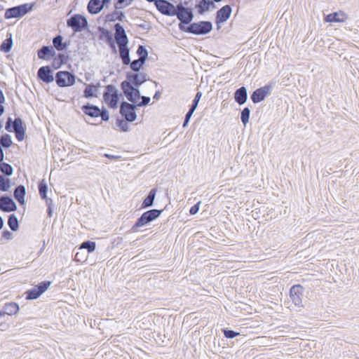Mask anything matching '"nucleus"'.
<instances>
[{
	"mask_svg": "<svg viewBox=\"0 0 359 359\" xmlns=\"http://www.w3.org/2000/svg\"><path fill=\"white\" fill-rule=\"evenodd\" d=\"M161 211L156 209L151 210L144 212L142 216L137 219L135 224L133 226L132 230L134 232L137 231V229L147 224L148 223L154 221L159 217Z\"/></svg>",
	"mask_w": 359,
	"mask_h": 359,
	"instance_id": "1",
	"label": "nucleus"
},
{
	"mask_svg": "<svg viewBox=\"0 0 359 359\" xmlns=\"http://www.w3.org/2000/svg\"><path fill=\"white\" fill-rule=\"evenodd\" d=\"M121 86L126 98L137 105V102L140 100V93L138 87H135L125 81H123Z\"/></svg>",
	"mask_w": 359,
	"mask_h": 359,
	"instance_id": "2",
	"label": "nucleus"
},
{
	"mask_svg": "<svg viewBox=\"0 0 359 359\" xmlns=\"http://www.w3.org/2000/svg\"><path fill=\"white\" fill-rule=\"evenodd\" d=\"M104 102L111 108L116 109L118 104V90L112 85L107 86V91L103 95Z\"/></svg>",
	"mask_w": 359,
	"mask_h": 359,
	"instance_id": "3",
	"label": "nucleus"
},
{
	"mask_svg": "<svg viewBox=\"0 0 359 359\" xmlns=\"http://www.w3.org/2000/svg\"><path fill=\"white\" fill-rule=\"evenodd\" d=\"M212 29V25L210 22L201 21L191 24L187 29V32L198 34L203 35L209 33Z\"/></svg>",
	"mask_w": 359,
	"mask_h": 359,
	"instance_id": "4",
	"label": "nucleus"
},
{
	"mask_svg": "<svg viewBox=\"0 0 359 359\" xmlns=\"http://www.w3.org/2000/svg\"><path fill=\"white\" fill-rule=\"evenodd\" d=\"M50 281L41 282L39 285L34 286L33 288L26 292V299L29 300L38 299L43 293H44L50 286Z\"/></svg>",
	"mask_w": 359,
	"mask_h": 359,
	"instance_id": "5",
	"label": "nucleus"
},
{
	"mask_svg": "<svg viewBox=\"0 0 359 359\" xmlns=\"http://www.w3.org/2000/svg\"><path fill=\"white\" fill-rule=\"evenodd\" d=\"M148 79L149 76L144 72H128L126 74V79L124 81L128 82V83L133 85L135 87H139Z\"/></svg>",
	"mask_w": 359,
	"mask_h": 359,
	"instance_id": "6",
	"label": "nucleus"
},
{
	"mask_svg": "<svg viewBox=\"0 0 359 359\" xmlns=\"http://www.w3.org/2000/svg\"><path fill=\"white\" fill-rule=\"evenodd\" d=\"M67 23L74 32H78L87 26V20L81 15H74L67 20Z\"/></svg>",
	"mask_w": 359,
	"mask_h": 359,
	"instance_id": "7",
	"label": "nucleus"
},
{
	"mask_svg": "<svg viewBox=\"0 0 359 359\" xmlns=\"http://www.w3.org/2000/svg\"><path fill=\"white\" fill-rule=\"evenodd\" d=\"M55 79L60 87L70 86L75 82V76L68 72H58L56 74Z\"/></svg>",
	"mask_w": 359,
	"mask_h": 359,
	"instance_id": "8",
	"label": "nucleus"
},
{
	"mask_svg": "<svg viewBox=\"0 0 359 359\" xmlns=\"http://www.w3.org/2000/svg\"><path fill=\"white\" fill-rule=\"evenodd\" d=\"M175 11V15L182 23L189 24L193 20L194 15L191 10L185 8L182 4H178Z\"/></svg>",
	"mask_w": 359,
	"mask_h": 359,
	"instance_id": "9",
	"label": "nucleus"
},
{
	"mask_svg": "<svg viewBox=\"0 0 359 359\" xmlns=\"http://www.w3.org/2000/svg\"><path fill=\"white\" fill-rule=\"evenodd\" d=\"M156 6L163 15L175 16L176 14V6L166 0H158L156 1Z\"/></svg>",
	"mask_w": 359,
	"mask_h": 359,
	"instance_id": "10",
	"label": "nucleus"
},
{
	"mask_svg": "<svg viewBox=\"0 0 359 359\" xmlns=\"http://www.w3.org/2000/svg\"><path fill=\"white\" fill-rule=\"evenodd\" d=\"M135 107L136 106L134 104L123 102L121 105L120 112L125 116L128 121L132 122L134 121L137 117L135 111Z\"/></svg>",
	"mask_w": 359,
	"mask_h": 359,
	"instance_id": "11",
	"label": "nucleus"
},
{
	"mask_svg": "<svg viewBox=\"0 0 359 359\" xmlns=\"http://www.w3.org/2000/svg\"><path fill=\"white\" fill-rule=\"evenodd\" d=\"M271 93V87L265 86L258 88L253 92L251 95L252 101L254 103H258L264 100V98Z\"/></svg>",
	"mask_w": 359,
	"mask_h": 359,
	"instance_id": "12",
	"label": "nucleus"
},
{
	"mask_svg": "<svg viewBox=\"0 0 359 359\" xmlns=\"http://www.w3.org/2000/svg\"><path fill=\"white\" fill-rule=\"evenodd\" d=\"M17 208L15 203L13 200L7 196H2L0 197V210L10 212L15 211Z\"/></svg>",
	"mask_w": 359,
	"mask_h": 359,
	"instance_id": "13",
	"label": "nucleus"
},
{
	"mask_svg": "<svg viewBox=\"0 0 359 359\" xmlns=\"http://www.w3.org/2000/svg\"><path fill=\"white\" fill-rule=\"evenodd\" d=\"M303 288L300 285H294L290 291V297L294 304L297 306H302Z\"/></svg>",
	"mask_w": 359,
	"mask_h": 359,
	"instance_id": "14",
	"label": "nucleus"
},
{
	"mask_svg": "<svg viewBox=\"0 0 359 359\" xmlns=\"http://www.w3.org/2000/svg\"><path fill=\"white\" fill-rule=\"evenodd\" d=\"M115 39L118 46L128 45V41L124 28L118 23L115 26Z\"/></svg>",
	"mask_w": 359,
	"mask_h": 359,
	"instance_id": "15",
	"label": "nucleus"
},
{
	"mask_svg": "<svg viewBox=\"0 0 359 359\" xmlns=\"http://www.w3.org/2000/svg\"><path fill=\"white\" fill-rule=\"evenodd\" d=\"M38 77L45 83H50L54 81L53 71L48 66H44L38 70Z\"/></svg>",
	"mask_w": 359,
	"mask_h": 359,
	"instance_id": "16",
	"label": "nucleus"
},
{
	"mask_svg": "<svg viewBox=\"0 0 359 359\" xmlns=\"http://www.w3.org/2000/svg\"><path fill=\"white\" fill-rule=\"evenodd\" d=\"M348 19V15L343 11L330 13L325 18L326 22H344Z\"/></svg>",
	"mask_w": 359,
	"mask_h": 359,
	"instance_id": "17",
	"label": "nucleus"
},
{
	"mask_svg": "<svg viewBox=\"0 0 359 359\" xmlns=\"http://www.w3.org/2000/svg\"><path fill=\"white\" fill-rule=\"evenodd\" d=\"M231 13V8L230 6H223L217 13V23L226 22L229 18Z\"/></svg>",
	"mask_w": 359,
	"mask_h": 359,
	"instance_id": "18",
	"label": "nucleus"
},
{
	"mask_svg": "<svg viewBox=\"0 0 359 359\" xmlns=\"http://www.w3.org/2000/svg\"><path fill=\"white\" fill-rule=\"evenodd\" d=\"M104 6V0H90L88 5V10L92 14H97Z\"/></svg>",
	"mask_w": 359,
	"mask_h": 359,
	"instance_id": "19",
	"label": "nucleus"
},
{
	"mask_svg": "<svg viewBox=\"0 0 359 359\" xmlns=\"http://www.w3.org/2000/svg\"><path fill=\"white\" fill-rule=\"evenodd\" d=\"M22 14V5H19L6 11L5 18L10 19L20 17Z\"/></svg>",
	"mask_w": 359,
	"mask_h": 359,
	"instance_id": "20",
	"label": "nucleus"
},
{
	"mask_svg": "<svg viewBox=\"0 0 359 359\" xmlns=\"http://www.w3.org/2000/svg\"><path fill=\"white\" fill-rule=\"evenodd\" d=\"M235 100L239 104H243L247 100V89L245 87L238 88L234 94Z\"/></svg>",
	"mask_w": 359,
	"mask_h": 359,
	"instance_id": "21",
	"label": "nucleus"
},
{
	"mask_svg": "<svg viewBox=\"0 0 359 359\" xmlns=\"http://www.w3.org/2000/svg\"><path fill=\"white\" fill-rule=\"evenodd\" d=\"M119 55L124 65H129L130 63L129 50L127 45L118 46Z\"/></svg>",
	"mask_w": 359,
	"mask_h": 359,
	"instance_id": "22",
	"label": "nucleus"
},
{
	"mask_svg": "<svg viewBox=\"0 0 359 359\" xmlns=\"http://www.w3.org/2000/svg\"><path fill=\"white\" fill-rule=\"evenodd\" d=\"M19 310V306L13 302L6 304L2 312H0V316L4 314H7L8 316H11L15 314Z\"/></svg>",
	"mask_w": 359,
	"mask_h": 359,
	"instance_id": "23",
	"label": "nucleus"
},
{
	"mask_svg": "<svg viewBox=\"0 0 359 359\" xmlns=\"http://www.w3.org/2000/svg\"><path fill=\"white\" fill-rule=\"evenodd\" d=\"M13 128L15 130L16 138L19 141H22V121L21 118H18L15 119Z\"/></svg>",
	"mask_w": 359,
	"mask_h": 359,
	"instance_id": "24",
	"label": "nucleus"
},
{
	"mask_svg": "<svg viewBox=\"0 0 359 359\" xmlns=\"http://www.w3.org/2000/svg\"><path fill=\"white\" fill-rule=\"evenodd\" d=\"M53 48L50 46H43L38 51V56L41 59L48 60L53 56Z\"/></svg>",
	"mask_w": 359,
	"mask_h": 359,
	"instance_id": "25",
	"label": "nucleus"
},
{
	"mask_svg": "<svg viewBox=\"0 0 359 359\" xmlns=\"http://www.w3.org/2000/svg\"><path fill=\"white\" fill-rule=\"evenodd\" d=\"M82 109L86 114L91 117H99L100 115V109L98 107L93 105L83 106Z\"/></svg>",
	"mask_w": 359,
	"mask_h": 359,
	"instance_id": "26",
	"label": "nucleus"
},
{
	"mask_svg": "<svg viewBox=\"0 0 359 359\" xmlns=\"http://www.w3.org/2000/svg\"><path fill=\"white\" fill-rule=\"evenodd\" d=\"M210 6L215 7L214 3L210 0H201L198 5V11L199 13H203L208 11Z\"/></svg>",
	"mask_w": 359,
	"mask_h": 359,
	"instance_id": "27",
	"label": "nucleus"
},
{
	"mask_svg": "<svg viewBox=\"0 0 359 359\" xmlns=\"http://www.w3.org/2000/svg\"><path fill=\"white\" fill-rule=\"evenodd\" d=\"M156 190L151 189L148 195V196L144 200L142 203V208H146L151 206L154 203L155 197H156Z\"/></svg>",
	"mask_w": 359,
	"mask_h": 359,
	"instance_id": "28",
	"label": "nucleus"
},
{
	"mask_svg": "<svg viewBox=\"0 0 359 359\" xmlns=\"http://www.w3.org/2000/svg\"><path fill=\"white\" fill-rule=\"evenodd\" d=\"M97 86L94 85H88L84 90L83 96L86 98L95 96Z\"/></svg>",
	"mask_w": 359,
	"mask_h": 359,
	"instance_id": "29",
	"label": "nucleus"
},
{
	"mask_svg": "<svg viewBox=\"0 0 359 359\" xmlns=\"http://www.w3.org/2000/svg\"><path fill=\"white\" fill-rule=\"evenodd\" d=\"M11 187L10 180L5 177L0 175V190L7 191Z\"/></svg>",
	"mask_w": 359,
	"mask_h": 359,
	"instance_id": "30",
	"label": "nucleus"
},
{
	"mask_svg": "<svg viewBox=\"0 0 359 359\" xmlns=\"http://www.w3.org/2000/svg\"><path fill=\"white\" fill-rule=\"evenodd\" d=\"M8 224L12 231H15L18 228V220L14 215H11L8 217Z\"/></svg>",
	"mask_w": 359,
	"mask_h": 359,
	"instance_id": "31",
	"label": "nucleus"
},
{
	"mask_svg": "<svg viewBox=\"0 0 359 359\" xmlns=\"http://www.w3.org/2000/svg\"><path fill=\"white\" fill-rule=\"evenodd\" d=\"M0 170L5 174L6 175L10 176L13 173V168L12 166L6 163H0Z\"/></svg>",
	"mask_w": 359,
	"mask_h": 359,
	"instance_id": "32",
	"label": "nucleus"
},
{
	"mask_svg": "<svg viewBox=\"0 0 359 359\" xmlns=\"http://www.w3.org/2000/svg\"><path fill=\"white\" fill-rule=\"evenodd\" d=\"M95 243L91 241H86L81 245L79 249H87L88 252L91 253L95 251Z\"/></svg>",
	"mask_w": 359,
	"mask_h": 359,
	"instance_id": "33",
	"label": "nucleus"
},
{
	"mask_svg": "<svg viewBox=\"0 0 359 359\" xmlns=\"http://www.w3.org/2000/svg\"><path fill=\"white\" fill-rule=\"evenodd\" d=\"M133 0H117L116 3L114 4L116 10L123 9L131 4Z\"/></svg>",
	"mask_w": 359,
	"mask_h": 359,
	"instance_id": "34",
	"label": "nucleus"
},
{
	"mask_svg": "<svg viewBox=\"0 0 359 359\" xmlns=\"http://www.w3.org/2000/svg\"><path fill=\"white\" fill-rule=\"evenodd\" d=\"M11 137L9 135L5 134L1 137L0 144L2 147L8 148L11 145Z\"/></svg>",
	"mask_w": 359,
	"mask_h": 359,
	"instance_id": "35",
	"label": "nucleus"
},
{
	"mask_svg": "<svg viewBox=\"0 0 359 359\" xmlns=\"http://www.w3.org/2000/svg\"><path fill=\"white\" fill-rule=\"evenodd\" d=\"M54 47L57 50H62L65 48V45L62 43V37L61 36H57L53 39V41Z\"/></svg>",
	"mask_w": 359,
	"mask_h": 359,
	"instance_id": "36",
	"label": "nucleus"
},
{
	"mask_svg": "<svg viewBox=\"0 0 359 359\" xmlns=\"http://www.w3.org/2000/svg\"><path fill=\"white\" fill-rule=\"evenodd\" d=\"M144 61L138 59L135 60L133 62H130V68L133 69V72H140V69L144 65Z\"/></svg>",
	"mask_w": 359,
	"mask_h": 359,
	"instance_id": "37",
	"label": "nucleus"
},
{
	"mask_svg": "<svg viewBox=\"0 0 359 359\" xmlns=\"http://www.w3.org/2000/svg\"><path fill=\"white\" fill-rule=\"evenodd\" d=\"M250 113V110L248 107L244 108L241 112V118L244 126H246V124L249 122Z\"/></svg>",
	"mask_w": 359,
	"mask_h": 359,
	"instance_id": "38",
	"label": "nucleus"
},
{
	"mask_svg": "<svg viewBox=\"0 0 359 359\" xmlns=\"http://www.w3.org/2000/svg\"><path fill=\"white\" fill-rule=\"evenodd\" d=\"M14 197L20 204H22V185L16 187L14 191Z\"/></svg>",
	"mask_w": 359,
	"mask_h": 359,
	"instance_id": "39",
	"label": "nucleus"
},
{
	"mask_svg": "<svg viewBox=\"0 0 359 359\" xmlns=\"http://www.w3.org/2000/svg\"><path fill=\"white\" fill-rule=\"evenodd\" d=\"M11 46H12V39H7L1 43V46H0V50L5 53H8L11 50Z\"/></svg>",
	"mask_w": 359,
	"mask_h": 359,
	"instance_id": "40",
	"label": "nucleus"
},
{
	"mask_svg": "<svg viewBox=\"0 0 359 359\" xmlns=\"http://www.w3.org/2000/svg\"><path fill=\"white\" fill-rule=\"evenodd\" d=\"M124 18H125L124 14L122 12H118V11H115L111 15L107 16L108 20L110 21H114L116 20L122 21Z\"/></svg>",
	"mask_w": 359,
	"mask_h": 359,
	"instance_id": "41",
	"label": "nucleus"
},
{
	"mask_svg": "<svg viewBox=\"0 0 359 359\" xmlns=\"http://www.w3.org/2000/svg\"><path fill=\"white\" fill-rule=\"evenodd\" d=\"M137 53L140 57L139 59L145 62L148 55V52L146 48L142 46H140L137 48Z\"/></svg>",
	"mask_w": 359,
	"mask_h": 359,
	"instance_id": "42",
	"label": "nucleus"
},
{
	"mask_svg": "<svg viewBox=\"0 0 359 359\" xmlns=\"http://www.w3.org/2000/svg\"><path fill=\"white\" fill-rule=\"evenodd\" d=\"M39 194L42 198H46V193H47V186L46 184L41 182L39 184Z\"/></svg>",
	"mask_w": 359,
	"mask_h": 359,
	"instance_id": "43",
	"label": "nucleus"
},
{
	"mask_svg": "<svg viewBox=\"0 0 359 359\" xmlns=\"http://www.w3.org/2000/svg\"><path fill=\"white\" fill-rule=\"evenodd\" d=\"M140 100H142V101H140V100L138 101L136 106H137V107L145 106V105L148 104L150 102L149 97H146V96L141 97L140 96Z\"/></svg>",
	"mask_w": 359,
	"mask_h": 359,
	"instance_id": "44",
	"label": "nucleus"
},
{
	"mask_svg": "<svg viewBox=\"0 0 359 359\" xmlns=\"http://www.w3.org/2000/svg\"><path fill=\"white\" fill-rule=\"evenodd\" d=\"M224 336L229 339H233L240 334L238 332H236L233 330H224Z\"/></svg>",
	"mask_w": 359,
	"mask_h": 359,
	"instance_id": "45",
	"label": "nucleus"
},
{
	"mask_svg": "<svg viewBox=\"0 0 359 359\" xmlns=\"http://www.w3.org/2000/svg\"><path fill=\"white\" fill-rule=\"evenodd\" d=\"M13 124L14 122L12 121L11 118H8L5 126L6 130L8 132L15 131V130L13 128Z\"/></svg>",
	"mask_w": 359,
	"mask_h": 359,
	"instance_id": "46",
	"label": "nucleus"
},
{
	"mask_svg": "<svg viewBox=\"0 0 359 359\" xmlns=\"http://www.w3.org/2000/svg\"><path fill=\"white\" fill-rule=\"evenodd\" d=\"M201 204V201H198L196 205L192 206L189 210V213L191 215H195L198 212L200 208V205Z\"/></svg>",
	"mask_w": 359,
	"mask_h": 359,
	"instance_id": "47",
	"label": "nucleus"
},
{
	"mask_svg": "<svg viewBox=\"0 0 359 359\" xmlns=\"http://www.w3.org/2000/svg\"><path fill=\"white\" fill-rule=\"evenodd\" d=\"M53 201L51 199H46V204L48 205V214L49 217L52 216V205Z\"/></svg>",
	"mask_w": 359,
	"mask_h": 359,
	"instance_id": "48",
	"label": "nucleus"
},
{
	"mask_svg": "<svg viewBox=\"0 0 359 359\" xmlns=\"http://www.w3.org/2000/svg\"><path fill=\"white\" fill-rule=\"evenodd\" d=\"M100 116H101L102 119L104 121H108L109 118V114L106 111H100Z\"/></svg>",
	"mask_w": 359,
	"mask_h": 359,
	"instance_id": "49",
	"label": "nucleus"
},
{
	"mask_svg": "<svg viewBox=\"0 0 359 359\" xmlns=\"http://www.w3.org/2000/svg\"><path fill=\"white\" fill-rule=\"evenodd\" d=\"M202 93L198 92L194 97L193 103L198 104L200 99L201 98Z\"/></svg>",
	"mask_w": 359,
	"mask_h": 359,
	"instance_id": "50",
	"label": "nucleus"
},
{
	"mask_svg": "<svg viewBox=\"0 0 359 359\" xmlns=\"http://www.w3.org/2000/svg\"><path fill=\"white\" fill-rule=\"evenodd\" d=\"M33 5L29 4H24V14L32 10Z\"/></svg>",
	"mask_w": 359,
	"mask_h": 359,
	"instance_id": "51",
	"label": "nucleus"
},
{
	"mask_svg": "<svg viewBox=\"0 0 359 359\" xmlns=\"http://www.w3.org/2000/svg\"><path fill=\"white\" fill-rule=\"evenodd\" d=\"M13 233L8 231H5L3 232V236L7 239H11L12 238Z\"/></svg>",
	"mask_w": 359,
	"mask_h": 359,
	"instance_id": "52",
	"label": "nucleus"
},
{
	"mask_svg": "<svg viewBox=\"0 0 359 359\" xmlns=\"http://www.w3.org/2000/svg\"><path fill=\"white\" fill-rule=\"evenodd\" d=\"M192 114H193V112H191V111H189L187 112V114H186V116H185V119H186V120H188V121H190V119H191V118Z\"/></svg>",
	"mask_w": 359,
	"mask_h": 359,
	"instance_id": "53",
	"label": "nucleus"
},
{
	"mask_svg": "<svg viewBox=\"0 0 359 359\" xmlns=\"http://www.w3.org/2000/svg\"><path fill=\"white\" fill-rule=\"evenodd\" d=\"M4 158V151L1 148V146L0 145V163L3 161Z\"/></svg>",
	"mask_w": 359,
	"mask_h": 359,
	"instance_id": "54",
	"label": "nucleus"
},
{
	"mask_svg": "<svg viewBox=\"0 0 359 359\" xmlns=\"http://www.w3.org/2000/svg\"><path fill=\"white\" fill-rule=\"evenodd\" d=\"M5 101L4 95L2 93V91L0 90V103H3Z\"/></svg>",
	"mask_w": 359,
	"mask_h": 359,
	"instance_id": "55",
	"label": "nucleus"
},
{
	"mask_svg": "<svg viewBox=\"0 0 359 359\" xmlns=\"http://www.w3.org/2000/svg\"><path fill=\"white\" fill-rule=\"evenodd\" d=\"M197 106H198V104L193 103L192 105H191V109L189 111H190L194 113L195 109H196Z\"/></svg>",
	"mask_w": 359,
	"mask_h": 359,
	"instance_id": "56",
	"label": "nucleus"
},
{
	"mask_svg": "<svg viewBox=\"0 0 359 359\" xmlns=\"http://www.w3.org/2000/svg\"><path fill=\"white\" fill-rule=\"evenodd\" d=\"M75 259L76 261H80L81 260V255H80V252H77L75 255Z\"/></svg>",
	"mask_w": 359,
	"mask_h": 359,
	"instance_id": "57",
	"label": "nucleus"
},
{
	"mask_svg": "<svg viewBox=\"0 0 359 359\" xmlns=\"http://www.w3.org/2000/svg\"><path fill=\"white\" fill-rule=\"evenodd\" d=\"M4 111V107L3 105L0 104V116L3 114Z\"/></svg>",
	"mask_w": 359,
	"mask_h": 359,
	"instance_id": "58",
	"label": "nucleus"
},
{
	"mask_svg": "<svg viewBox=\"0 0 359 359\" xmlns=\"http://www.w3.org/2000/svg\"><path fill=\"white\" fill-rule=\"evenodd\" d=\"M3 226H4V220H3L2 217L0 216V229H2Z\"/></svg>",
	"mask_w": 359,
	"mask_h": 359,
	"instance_id": "59",
	"label": "nucleus"
},
{
	"mask_svg": "<svg viewBox=\"0 0 359 359\" xmlns=\"http://www.w3.org/2000/svg\"><path fill=\"white\" fill-rule=\"evenodd\" d=\"M189 121L184 119V123H183V127L184 128L187 127L188 123H189Z\"/></svg>",
	"mask_w": 359,
	"mask_h": 359,
	"instance_id": "60",
	"label": "nucleus"
},
{
	"mask_svg": "<svg viewBox=\"0 0 359 359\" xmlns=\"http://www.w3.org/2000/svg\"><path fill=\"white\" fill-rule=\"evenodd\" d=\"M112 0H104V6L106 7H108V5L109 4L111 1Z\"/></svg>",
	"mask_w": 359,
	"mask_h": 359,
	"instance_id": "61",
	"label": "nucleus"
},
{
	"mask_svg": "<svg viewBox=\"0 0 359 359\" xmlns=\"http://www.w3.org/2000/svg\"><path fill=\"white\" fill-rule=\"evenodd\" d=\"M105 156L107 157V158H116L114 156H112V155H110V154H105Z\"/></svg>",
	"mask_w": 359,
	"mask_h": 359,
	"instance_id": "62",
	"label": "nucleus"
},
{
	"mask_svg": "<svg viewBox=\"0 0 359 359\" xmlns=\"http://www.w3.org/2000/svg\"><path fill=\"white\" fill-rule=\"evenodd\" d=\"M158 97H159V93L157 92V93H156V94L154 95V99H158Z\"/></svg>",
	"mask_w": 359,
	"mask_h": 359,
	"instance_id": "63",
	"label": "nucleus"
},
{
	"mask_svg": "<svg viewBox=\"0 0 359 359\" xmlns=\"http://www.w3.org/2000/svg\"><path fill=\"white\" fill-rule=\"evenodd\" d=\"M3 10H4V7L1 5H0V11H3Z\"/></svg>",
	"mask_w": 359,
	"mask_h": 359,
	"instance_id": "64",
	"label": "nucleus"
}]
</instances>
